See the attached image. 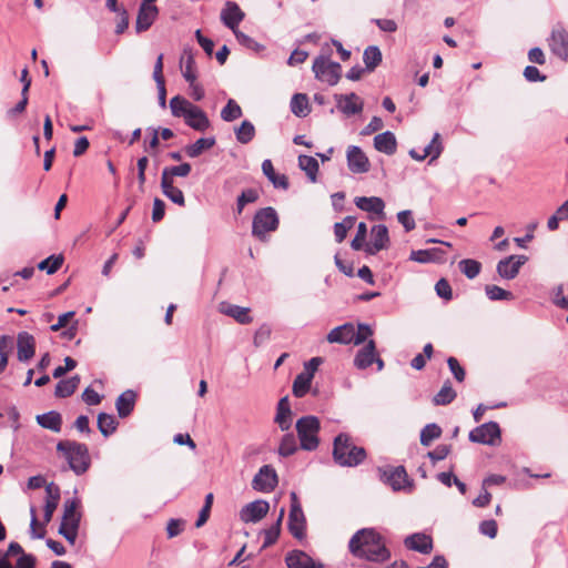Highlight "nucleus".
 <instances>
[{"label": "nucleus", "instance_id": "nucleus-1", "mask_svg": "<svg viewBox=\"0 0 568 568\" xmlns=\"http://www.w3.org/2000/svg\"><path fill=\"white\" fill-rule=\"evenodd\" d=\"M349 551L371 561H385L390 557L389 550L382 540L381 535L373 528L358 530L349 540Z\"/></svg>", "mask_w": 568, "mask_h": 568}, {"label": "nucleus", "instance_id": "nucleus-2", "mask_svg": "<svg viewBox=\"0 0 568 568\" xmlns=\"http://www.w3.org/2000/svg\"><path fill=\"white\" fill-rule=\"evenodd\" d=\"M366 458V450L354 444L352 437L341 433L334 438L333 459L341 467H356Z\"/></svg>", "mask_w": 568, "mask_h": 568}, {"label": "nucleus", "instance_id": "nucleus-3", "mask_svg": "<svg viewBox=\"0 0 568 568\" xmlns=\"http://www.w3.org/2000/svg\"><path fill=\"white\" fill-rule=\"evenodd\" d=\"M57 452L63 456L75 475H82L90 468L91 458L85 444L70 439L60 440L57 444Z\"/></svg>", "mask_w": 568, "mask_h": 568}, {"label": "nucleus", "instance_id": "nucleus-4", "mask_svg": "<svg viewBox=\"0 0 568 568\" xmlns=\"http://www.w3.org/2000/svg\"><path fill=\"white\" fill-rule=\"evenodd\" d=\"M296 430L304 450H315L318 447L320 420L315 416H304L296 422Z\"/></svg>", "mask_w": 568, "mask_h": 568}, {"label": "nucleus", "instance_id": "nucleus-5", "mask_svg": "<svg viewBox=\"0 0 568 568\" xmlns=\"http://www.w3.org/2000/svg\"><path fill=\"white\" fill-rule=\"evenodd\" d=\"M278 223V215L273 207L261 209L253 217L252 234L258 240L264 241L268 232L277 230Z\"/></svg>", "mask_w": 568, "mask_h": 568}, {"label": "nucleus", "instance_id": "nucleus-6", "mask_svg": "<svg viewBox=\"0 0 568 568\" xmlns=\"http://www.w3.org/2000/svg\"><path fill=\"white\" fill-rule=\"evenodd\" d=\"M312 69L317 80L326 82L329 85L337 84L341 79V64L331 61L325 55L317 57L313 62Z\"/></svg>", "mask_w": 568, "mask_h": 568}, {"label": "nucleus", "instance_id": "nucleus-7", "mask_svg": "<svg viewBox=\"0 0 568 568\" xmlns=\"http://www.w3.org/2000/svg\"><path fill=\"white\" fill-rule=\"evenodd\" d=\"M290 532L296 538L302 540L305 537L306 518L303 513L302 506L297 498L296 493H291V509L287 521Z\"/></svg>", "mask_w": 568, "mask_h": 568}, {"label": "nucleus", "instance_id": "nucleus-8", "mask_svg": "<svg viewBox=\"0 0 568 568\" xmlns=\"http://www.w3.org/2000/svg\"><path fill=\"white\" fill-rule=\"evenodd\" d=\"M469 440L495 446L500 442V427L496 422L485 423L470 430Z\"/></svg>", "mask_w": 568, "mask_h": 568}, {"label": "nucleus", "instance_id": "nucleus-9", "mask_svg": "<svg viewBox=\"0 0 568 568\" xmlns=\"http://www.w3.org/2000/svg\"><path fill=\"white\" fill-rule=\"evenodd\" d=\"M381 479L388 484L393 490L398 491L412 487L407 473L403 466L389 467L381 470Z\"/></svg>", "mask_w": 568, "mask_h": 568}, {"label": "nucleus", "instance_id": "nucleus-10", "mask_svg": "<svg viewBox=\"0 0 568 568\" xmlns=\"http://www.w3.org/2000/svg\"><path fill=\"white\" fill-rule=\"evenodd\" d=\"M551 52L564 61L568 60V32L561 24H557L548 39Z\"/></svg>", "mask_w": 568, "mask_h": 568}, {"label": "nucleus", "instance_id": "nucleus-11", "mask_svg": "<svg viewBox=\"0 0 568 568\" xmlns=\"http://www.w3.org/2000/svg\"><path fill=\"white\" fill-rule=\"evenodd\" d=\"M277 485V474L271 465H264L252 480V486L258 491H272Z\"/></svg>", "mask_w": 568, "mask_h": 568}, {"label": "nucleus", "instance_id": "nucleus-12", "mask_svg": "<svg viewBox=\"0 0 568 568\" xmlns=\"http://www.w3.org/2000/svg\"><path fill=\"white\" fill-rule=\"evenodd\" d=\"M527 260L526 255H510L498 262L496 271L500 277L513 280L518 275L520 267Z\"/></svg>", "mask_w": 568, "mask_h": 568}, {"label": "nucleus", "instance_id": "nucleus-13", "mask_svg": "<svg viewBox=\"0 0 568 568\" xmlns=\"http://www.w3.org/2000/svg\"><path fill=\"white\" fill-rule=\"evenodd\" d=\"M347 166L353 173H366L369 171L371 164L368 158L359 146L351 145L346 152Z\"/></svg>", "mask_w": 568, "mask_h": 568}, {"label": "nucleus", "instance_id": "nucleus-14", "mask_svg": "<svg viewBox=\"0 0 568 568\" xmlns=\"http://www.w3.org/2000/svg\"><path fill=\"white\" fill-rule=\"evenodd\" d=\"M336 106L345 115L351 116L363 111V100L354 92L348 94H336Z\"/></svg>", "mask_w": 568, "mask_h": 568}, {"label": "nucleus", "instance_id": "nucleus-15", "mask_svg": "<svg viewBox=\"0 0 568 568\" xmlns=\"http://www.w3.org/2000/svg\"><path fill=\"white\" fill-rule=\"evenodd\" d=\"M268 509V503L266 500L258 499L243 507L240 517L244 523H257L266 516Z\"/></svg>", "mask_w": 568, "mask_h": 568}, {"label": "nucleus", "instance_id": "nucleus-16", "mask_svg": "<svg viewBox=\"0 0 568 568\" xmlns=\"http://www.w3.org/2000/svg\"><path fill=\"white\" fill-rule=\"evenodd\" d=\"M372 242L365 245V252L375 255L377 252L387 247L389 243L388 230L384 224L372 227Z\"/></svg>", "mask_w": 568, "mask_h": 568}, {"label": "nucleus", "instance_id": "nucleus-17", "mask_svg": "<svg viewBox=\"0 0 568 568\" xmlns=\"http://www.w3.org/2000/svg\"><path fill=\"white\" fill-rule=\"evenodd\" d=\"M60 500V488L54 483L45 485V505L43 521L48 524L51 521L53 513L55 511Z\"/></svg>", "mask_w": 568, "mask_h": 568}, {"label": "nucleus", "instance_id": "nucleus-18", "mask_svg": "<svg viewBox=\"0 0 568 568\" xmlns=\"http://www.w3.org/2000/svg\"><path fill=\"white\" fill-rule=\"evenodd\" d=\"M244 19V13L237 3L227 1L225 8L221 12V20L232 31L237 30L239 23Z\"/></svg>", "mask_w": 568, "mask_h": 568}, {"label": "nucleus", "instance_id": "nucleus-19", "mask_svg": "<svg viewBox=\"0 0 568 568\" xmlns=\"http://www.w3.org/2000/svg\"><path fill=\"white\" fill-rule=\"evenodd\" d=\"M17 346L18 359L20 362H27L33 357L36 352V341L31 334L27 332L19 333Z\"/></svg>", "mask_w": 568, "mask_h": 568}, {"label": "nucleus", "instance_id": "nucleus-20", "mask_svg": "<svg viewBox=\"0 0 568 568\" xmlns=\"http://www.w3.org/2000/svg\"><path fill=\"white\" fill-rule=\"evenodd\" d=\"M159 14L156 6H140L135 30L138 33L146 31L155 21Z\"/></svg>", "mask_w": 568, "mask_h": 568}, {"label": "nucleus", "instance_id": "nucleus-21", "mask_svg": "<svg viewBox=\"0 0 568 568\" xmlns=\"http://www.w3.org/2000/svg\"><path fill=\"white\" fill-rule=\"evenodd\" d=\"M219 311L222 314H225V315L234 318L240 324H248L252 322V317L250 316V308H247V307H242L239 305L222 302L219 305Z\"/></svg>", "mask_w": 568, "mask_h": 568}, {"label": "nucleus", "instance_id": "nucleus-22", "mask_svg": "<svg viewBox=\"0 0 568 568\" xmlns=\"http://www.w3.org/2000/svg\"><path fill=\"white\" fill-rule=\"evenodd\" d=\"M184 122L193 130L200 132H204L210 126V120L207 115L196 105H194L192 110L187 112L186 116L184 118Z\"/></svg>", "mask_w": 568, "mask_h": 568}, {"label": "nucleus", "instance_id": "nucleus-23", "mask_svg": "<svg viewBox=\"0 0 568 568\" xmlns=\"http://www.w3.org/2000/svg\"><path fill=\"white\" fill-rule=\"evenodd\" d=\"M404 542L408 549L420 554H429L433 549V540L425 534H413L406 537Z\"/></svg>", "mask_w": 568, "mask_h": 568}, {"label": "nucleus", "instance_id": "nucleus-24", "mask_svg": "<svg viewBox=\"0 0 568 568\" xmlns=\"http://www.w3.org/2000/svg\"><path fill=\"white\" fill-rule=\"evenodd\" d=\"M352 339H354V325L351 323L337 326L327 334L329 343L349 344Z\"/></svg>", "mask_w": 568, "mask_h": 568}, {"label": "nucleus", "instance_id": "nucleus-25", "mask_svg": "<svg viewBox=\"0 0 568 568\" xmlns=\"http://www.w3.org/2000/svg\"><path fill=\"white\" fill-rule=\"evenodd\" d=\"M288 568H316L314 560L303 550H292L285 557Z\"/></svg>", "mask_w": 568, "mask_h": 568}, {"label": "nucleus", "instance_id": "nucleus-26", "mask_svg": "<svg viewBox=\"0 0 568 568\" xmlns=\"http://www.w3.org/2000/svg\"><path fill=\"white\" fill-rule=\"evenodd\" d=\"M376 346L373 339L368 341L367 344L357 352L354 364L359 369L369 367L375 361Z\"/></svg>", "mask_w": 568, "mask_h": 568}, {"label": "nucleus", "instance_id": "nucleus-27", "mask_svg": "<svg viewBox=\"0 0 568 568\" xmlns=\"http://www.w3.org/2000/svg\"><path fill=\"white\" fill-rule=\"evenodd\" d=\"M374 146L377 151L383 152L387 155H392L396 152L397 142L394 133L385 131L377 134L374 138Z\"/></svg>", "mask_w": 568, "mask_h": 568}, {"label": "nucleus", "instance_id": "nucleus-28", "mask_svg": "<svg viewBox=\"0 0 568 568\" xmlns=\"http://www.w3.org/2000/svg\"><path fill=\"white\" fill-rule=\"evenodd\" d=\"M79 503L77 499H68L64 503L63 516L60 525L79 528L81 514L77 510Z\"/></svg>", "mask_w": 568, "mask_h": 568}, {"label": "nucleus", "instance_id": "nucleus-29", "mask_svg": "<svg viewBox=\"0 0 568 568\" xmlns=\"http://www.w3.org/2000/svg\"><path fill=\"white\" fill-rule=\"evenodd\" d=\"M275 423L282 430H288L292 426V410L287 396L281 398L277 403Z\"/></svg>", "mask_w": 568, "mask_h": 568}, {"label": "nucleus", "instance_id": "nucleus-30", "mask_svg": "<svg viewBox=\"0 0 568 568\" xmlns=\"http://www.w3.org/2000/svg\"><path fill=\"white\" fill-rule=\"evenodd\" d=\"M174 181L161 175V190L162 193L171 200L174 204H178L180 206L185 205V199L183 192L174 186Z\"/></svg>", "mask_w": 568, "mask_h": 568}, {"label": "nucleus", "instance_id": "nucleus-31", "mask_svg": "<svg viewBox=\"0 0 568 568\" xmlns=\"http://www.w3.org/2000/svg\"><path fill=\"white\" fill-rule=\"evenodd\" d=\"M355 204H356V206L358 209H361L363 211L375 213V214H378L381 216L384 215L385 203H384V201L381 197H377V196H371V197L359 196V197L355 199Z\"/></svg>", "mask_w": 568, "mask_h": 568}, {"label": "nucleus", "instance_id": "nucleus-32", "mask_svg": "<svg viewBox=\"0 0 568 568\" xmlns=\"http://www.w3.org/2000/svg\"><path fill=\"white\" fill-rule=\"evenodd\" d=\"M182 75L187 82L196 80L195 60L191 49L184 48L180 60Z\"/></svg>", "mask_w": 568, "mask_h": 568}, {"label": "nucleus", "instance_id": "nucleus-33", "mask_svg": "<svg viewBox=\"0 0 568 568\" xmlns=\"http://www.w3.org/2000/svg\"><path fill=\"white\" fill-rule=\"evenodd\" d=\"M135 393L131 389L123 392L116 399L115 406L118 414L124 418L131 414L135 404Z\"/></svg>", "mask_w": 568, "mask_h": 568}, {"label": "nucleus", "instance_id": "nucleus-34", "mask_svg": "<svg viewBox=\"0 0 568 568\" xmlns=\"http://www.w3.org/2000/svg\"><path fill=\"white\" fill-rule=\"evenodd\" d=\"M37 422L41 427L50 429L54 433H59L61 430L62 417L55 410L38 415Z\"/></svg>", "mask_w": 568, "mask_h": 568}, {"label": "nucleus", "instance_id": "nucleus-35", "mask_svg": "<svg viewBox=\"0 0 568 568\" xmlns=\"http://www.w3.org/2000/svg\"><path fill=\"white\" fill-rule=\"evenodd\" d=\"M79 383L80 377L78 375L68 379H61L55 386L54 395L60 398L69 397L75 392Z\"/></svg>", "mask_w": 568, "mask_h": 568}, {"label": "nucleus", "instance_id": "nucleus-36", "mask_svg": "<svg viewBox=\"0 0 568 568\" xmlns=\"http://www.w3.org/2000/svg\"><path fill=\"white\" fill-rule=\"evenodd\" d=\"M291 111L298 118H305L311 111L307 95L295 93L291 99Z\"/></svg>", "mask_w": 568, "mask_h": 568}, {"label": "nucleus", "instance_id": "nucleus-37", "mask_svg": "<svg viewBox=\"0 0 568 568\" xmlns=\"http://www.w3.org/2000/svg\"><path fill=\"white\" fill-rule=\"evenodd\" d=\"M298 166L306 173L311 182L315 183L317 181V172L320 165L315 158L310 155H300Z\"/></svg>", "mask_w": 568, "mask_h": 568}, {"label": "nucleus", "instance_id": "nucleus-38", "mask_svg": "<svg viewBox=\"0 0 568 568\" xmlns=\"http://www.w3.org/2000/svg\"><path fill=\"white\" fill-rule=\"evenodd\" d=\"M382 51L377 45H369L364 50L363 61L367 71H374L382 62Z\"/></svg>", "mask_w": 568, "mask_h": 568}, {"label": "nucleus", "instance_id": "nucleus-39", "mask_svg": "<svg viewBox=\"0 0 568 568\" xmlns=\"http://www.w3.org/2000/svg\"><path fill=\"white\" fill-rule=\"evenodd\" d=\"M194 104L181 95H175L170 100V109L175 118H185L187 112L192 110Z\"/></svg>", "mask_w": 568, "mask_h": 568}, {"label": "nucleus", "instance_id": "nucleus-40", "mask_svg": "<svg viewBox=\"0 0 568 568\" xmlns=\"http://www.w3.org/2000/svg\"><path fill=\"white\" fill-rule=\"evenodd\" d=\"M215 144L214 138H201L196 140L193 144H190L185 148V153L190 158H197L204 151L210 150Z\"/></svg>", "mask_w": 568, "mask_h": 568}, {"label": "nucleus", "instance_id": "nucleus-41", "mask_svg": "<svg viewBox=\"0 0 568 568\" xmlns=\"http://www.w3.org/2000/svg\"><path fill=\"white\" fill-rule=\"evenodd\" d=\"M284 513H285V509L282 508L277 520L268 529L264 530V542H263L262 548H267L277 540L280 532H281V526H282Z\"/></svg>", "mask_w": 568, "mask_h": 568}, {"label": "nucleus", "instance_id": "nucleus-42", "mask_svg": "<svg viewBox=\"0 0 568 568\" xmlns=\"http://www.w3.org/2000/svg\"><path fill=\"white\" fill-rule=\"evenodd\" d=\"M312 377L310 373H300L293 382V394L303 397L311 388Z\"/></svg>", "mask_w": 568, "mask_h": 568}, {"label": "nucleus", "instance_id": "nucleus-43", "mask_svg": "<svg viewBox=\"0 0 568 568\" xmlns=\"http://www.w3.org/2000/svg\"><path fill=\"white\" fill-rule=\"evenodd\" d=\"M236 140L242 144L250 143L255 136V126L248 120H244L241 125L235 129Z\"/></svg>", "mask_w": 568, "mask_h": 568}, {"label": "nucleus", "instance_id": "nucleus-44", "mask_svg": "<svg viewBox=\"0 0 568 568\" xmlns=\"http://www.w3.org/2000/svg\"><path fill=\"white\" fill-rule=\"evenodd\" d=\"M118 423L113 415L100 413L98 416V428L104 437L116 430Z\"/></svg>", "mask_w": 568, "mask_h": 568}, {"label": "nucleus", "instance_id": "nucleus-45", "mask_svg": "<svg viewBox=\"0 0 568 568\" xmlns=\"http://www.w3.org/2000/svg\"><path fill=\"white\" fill-rule=\"evenodd\" d=\"M460 272L469 280L478 276L481 271L480 262L473 258H465L458 263Z\"/></svg>", "mask_w": 568, "mask_h": 568}, {"label": "nucleus", "instance_id": "nucleus-46", "mask_svg": "<svg viewBox=\"0 0 568 568\" xmlns=\"http://www.w3.org/2000/svg\"><path fill=\"white\" fill-rule=\"evenodd\" d=\"M442 435V428L435 424H427L420 432V444L428 447L433 440L439 438Z\"/></svg>", "mask_w": 568, "mask_h": 568}, {"label": "nucleus", "instance_id": "nucleus-47", "mask_svg": "<svg viewBox=\"0 0 568 568\" xmlns=\"http://www.w3.org/2000/svg\"><path fill=\"white\" fill-rule=\"evenodd\" d=\"M456 398V392L453 389L449 381L445 382L440 390L434 396L435 405H448Z\"/></svg>", "mask_w": 568, "mask_h": 568}, {"label": "nucleus", "instance_id": "nucleus-48", "mask_svg": "<svg viewBox=\"0 0 568 568\" xmlns=\"http://www.w3.org/2000/svg\"><path fill=\"white\" fill-rule=\"evenodd\" d=\"M13 347V339L7 335H0V374L8 365L9 354Z\"/></svg>", "mask_w": 568, "mask_h": 568}, {"label": "nucleus", "instance_id": "nucleus-49", "mask_svg": "<svg viewBox=\"0 0 568 568\" xmlns=\"http://www.w3.org/2000/svg\"><path fill=\"white\" fill-rule=\"evenodd\" d=\"M297 450V443L294 434L288 433L285 434L281 440L280 447H278V454L282 457H288L293 455Z\"/></svg>", "mask_w": 568, "mask_h": 568}, {"label": "nucleus", "instance_id": "nucleus-50", "mask_svg": "<svg viewBox=\"0 0 568 568\" xmlns=\"http://www.w3.org/2000/svg\"><path fill=\"white\" fill-rule=\"evenodd\" d=\"M424 155L430 156L429 163L435 161L443 152V144L440 141V134L435 133L430 143L424 148Z\"/></svg>", "mask_w": 568, "mask_h": 568}, {"label": "nucleus", "instance_id": "nucleus-51", "mask_svg": "<svg viewBox=\"0 0 568 568\" xmlns=\"http://www.w3.org/2000/svg\"><path fill=\"white\" fill-rule=\"evenodd\" d=\"M439 253H442L439 248L412 251L410 260L418 263L434 262L438 258Z\"/></svg>", "mask_w": 568, "mask_h": 568}, {"label": "nucleus", "instance_id": "nucleus-52", "mask_svg": "<svg viewBox=\"0 0 568 568\" xmlns=\"http://www.w3.org/2000/svg\"><path fill=\"white\" fill-rule=\"evenodd\" d=\"M355 224V219L352 216L345 217L342 222H337L334 225V235L337 243H342L348 230H351Z\"/></svg>", "mask_w": 568, "mask_h": 568}, {"label": "nucleus", "instance_id": "nucleus-53", "mask_svg": "<svg viewBox=\"0 0 568 568\" xmlns=\"http://www.w3.org/2000/svg\"><path fill=\"white\" fill-rule=\"evenodd\" d=\"M485 293L490 301H510L514 298L510 291H506L497 285H486Z\"/></svg>", "mask_w": 568, "mask_h": 568}, {"label": "nucleus", "instance_id": "nucleus-54", "mask_svg": "<svg viewBox=\"0 0 568 568\" xmlns=\"http://www.w3.org/2000/svg\"><path fill=\"white\" fill-rule=\"evenodd\" d=\"M242 116L241 106L232 99H230L226 105L221 111V118L225 122H232Z\"/></svg>", "mask_w": 568, "mask_h": 568}, {"label": "nucleus", "instance_id": "nucleus-55", "mask_svg": "<svg viewBox=\"0 0 568 568\" xmlns=\"http://www.w3.org/2000/svg\"><path fill=\"white\" fill-rule=\"evenodd\" d=\"M63 264L62 255H51L38 264L40 271H45L48 274H54Z\"/></svg>", "mask_w": 568, "mask_h": 568}, {"label": "nucleus", "instance_id": "nucleus-56", "mask_svg": "<svg viewBox=\"0 0 568 568\" xmlns=\"http://www.w3.org/2000/svg\"><path fill=\"white\" fill-rule=\"evenodd\" d=\"M192 166L190 163H182L174 166H165L162 175L173 180L175 176L185 178L190 174Z\"/></svg>", "mask_w": 568, "mask_h": 568}, {"label": "nucleus", "instance_id": "nucleus-57", "mask_svg": "<svg viewBox=\"0 0 568 568\" xmlns=\"http://www.w3.org/2000/svg\"><path fill=\"white\" fill-rule=\"evenodd\" d=\"M258 199V193L254 189H246L244 190L236 201V212L237 214H241L243 212V209L248 203H254Z\"/></svg>", "mask_w": 568, "mask_h": 568}, {"label": "nucleus", "instance_id": "nucleus-58", "mask_svg": "<svg viewBox=\"0 0 568 568\" xmlns=\"http://www.w3.org/2000/svg\"><path fill=\"white\" fill-rule=\"evenodd\" d=\"M366 234H367V226H366V224L364 222H361L357 225L356 235L353 239V241L351 242V246H352L353 250L359 251L363 247L365 248L364 242H365V239H366Z\"/></svg>", "mask_w": 568, "mask_h": 568}, {"label": "nucleus", "instance_id": "nucleus-59", "mask_svg": "<svg viewBox=\"0 0 568 568\" xmlns=\"http://www.w3.org/2000/svg\"><path fill=\"white\" fill-rule=\"evenodd\" d=\"M397 220L406 232H410L416 227V223L412 216V211L404 210L397 213Z\"/></svg>", "mask_w": 568, "mask_h": 568}, {"label": "nucleus", "instance_id": "nucleus-60", "mask_svg": "<svg viewBox=\"0 0 568 568\" xmlns=\"http://www.w3.org/2000/svg\"><path fill=\"white\" fill-rule=\"evenodd\" d=\"M435 291L437 293V295L446 301H449L452 300L453 297V292H452V287H450V284L448 283L447 280L445 278H440L436 285H435Z\"/></svg>", "mask_w": 568, "mask_h": 568}, {"label": "nucleus", "instance_id": "nucleus-61", "mask_svg": "<svg viewBox=\"0 0 568 568\" xmlns=\"http://www.w3.org/2000/svg\"><path fill=\"white\" fill-rule=\"evenodd\" d=\"M450 453V446L438 445L434 450L427 453V457L435 464L445 459Z\"/></svg>", "mask_w": 568, "mask_h": 568}, {"label": "nucleus", "instance_id": "nucleus-62", "mask_svg": "<svg viewBox=\"0 0 568 568\" xmlns=\"http://www.w3.org/2000/svg\"><path fill=\"white\" fill-rule=\"evenodd\" d=\"M372 334H373V331L371 329V327L368 325L359 324L358 329L357 331L354 329V339H352V343H354L355 345H361Z\"/></svg>", "mask_w": 568, "mask_h": 568}, {"label": "nucleus", "instance_id": "nucleus-63", "mask_svg": "<svg viewBox=\"0 0 568 568\" xmlns=\"http://www.w3.org/2000/svg\"><path fill=\"white\" fill-rule=\"evenodd\" d=\"M184 525H185V521L182 519H174V518L170 519L168 521V526H166L168 537L174 538V537L179 536L183 531Z\"/></svg>", "mask_w": 568, "mask_h": 568}, {"label": "nucleus", "instance_id": "nucleus-64", "mask_svg": "<svg viewBox=\"0 0 568 568\" xmlns=\"http://www.w3.org/2000/svg\"><path fill=\"white\" fill-rule=\"evenodd\" d=\"M235 37H236V40L244 47L248 48V49H252V50H255L257 51L261 45L254 40L252 39L250 36L243 33L242 31L240 30H235L233 31Z\"/></svg>", "mask_w": 568, "mask_h": 568}]
</instances>
